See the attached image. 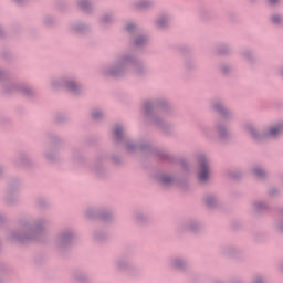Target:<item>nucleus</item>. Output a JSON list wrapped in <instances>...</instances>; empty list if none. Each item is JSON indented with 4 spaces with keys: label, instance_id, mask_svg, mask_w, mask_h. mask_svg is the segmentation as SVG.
Masks as SVG:
<instances>
[{
    "label": "nucleus",
    "instance_id": "nucleus-35",
    "mask_svg": "<svg viewBox=\"0 0 283 283\" xmlns=\"http://www.w3.org/2000/svg\"><path fill=\"white\" fill-rule=\"evenodd\" d=\"M220 70L222 72V74H229V73H231L232 69L230 65H222Z\"/></svg>",
    "mask_w": 283,
    "mask_h": 283
},
{
    "label": "nucleus",
    "instance_id": "nucleus-39",
    "mask_svg": "<svg viewBox=\"0 0 283 283\" xmlns=\"http://www.w3.org/2000/svg\"><path fill=\"white\" fill-rule=\"evenodd\" d=\"M77 281H78L80 283H85V282H87V276H86V275H81V276L77 279Z\"/></svg>",
    "mask_w": 283,
    "mask_h": 283
},
{
    "label": "nucleus",
    "instance_id": "nucleus-27",
    "mask_svg": "<svg viewBox=\"0 0 283 283\" xmlns=\"http://www.w3.org/2000/svg\"><path fill=\"white\" fill-rule=\"evenodd\" d=\"M280 220L276 222V231L283 233V207L279 209Z\"/></svg>",
    "mask_w": 283,
    "mask_h": 283
},
{
    "label": "nucleus",
    "instance_id": "nucleus-7",
    "mask_svg": "<svg viewBox=\"0 0 283 283\" xmlns=\"http://www.w3.org/2000/svg\"><path fill=\"white\" fill-rule=\"evenodd\" d=\"M52 87L55 90L59 87H65L71 92V94H81L83 92V85H81L74 78H65V80H54L52 82Z\"/></svg>",
    "mask_w": 283,
    "mask_h": 283
},
{
    "label": "nucleus",
    "instance_id": "nucleus-18",
    "mask_svg": "<svg viewBox=\"0 0 283 283\" xmlns=\"http://www.w3.org/2000/svg\"><path fill=\"white\" fill-rule=\"evenodd\" d=\"M135 10L143 11V10H149V8H154L153 0H139L134 3Z\"/></svg>",
    "mask_w": 283,
    "mask_h": 283
},
{
    "label": "nucleus",
    "instance_id": "nucleus-15",
    "mask_svg": "<svg viewBox=\"0 0 283 283\" xmlns=\"http://www.w3.org/2000/svg\"><path fill=\"white\" fill-rule=\"evenodd\" d=\"M252 209L256 213H266V211H269V203L262 200H256L252 202Z\"/></svg>",
    "mask_w": 283,
    "mask_h": 283
},
{
    "label": "nucleus",
    "instance_id": "nucleus-1",
    "mask_svg": "<svg viewBox=\"0 0 283 283\" xmlns=\"http://www.w3.org/2000/svg\"><path fill=\"white\" fill-rule=\"evenodd\" d=\"M210 107L212 111H214L216 114H219L222 119H219L214 123V132L209 126H199V132L201 136L207 140H210L211 143L216 140H230L231 129L229 128V120H233V118H235V113L229 109L220 99L212 101Z\"/></svg>",
    "mask_w": 283,
    "mask_h": 283
},
{
    "label": "nucleus",
    "instance_id": "nucleus-19",
    "mask_svg": "<svg viewBox=\"0 0 283 283\" xmlns=\"http://www.w3.org/2000/svg\"><path fill=\"white\" fill-rule=\"evenodd\" d=\"M171 22V18L168 15H161L155 21L156 28L159 30H164V28L169 27V23Z\"/></svg>",
    "mask_w": 283,
    "mask_h": 283
},
{
    "label": "nucleus",
    "instance_id": "nucleus-10",
    "mask_svg": "<svg viewBox=\"0 0 283 283\" xmlns=\"http://www.w3.org/2000/svg\"><path fill=\"white\" fill-rule=\"evenodd\" d=\"M74 231L70 229L61 230L56 235L55 244L57 249L63 251L64 249H67V247H71L72 242H74Z\"/></svg>",
    "mask_w": 283,
    "mask_h": 283
},
{
    "label": "nucleus",
    "instance_id": "nucleus-29",
    "mask_svg": "<svg viewBox=\"0 0 283 283\" xmlns=\"http://www.w3.org/2000/svg\"><path fill=\"white\" fill-rule=\"evenodd\" d=\"M112 21H114V17L109 15V14H105L101 18V25H109V23H112Z\"/></svg>",
    "mask_w": 283,
    "mask_h": 283
},
{
    "label": "nucleus",
    "instance_id": "nucleus-11",
    "mask_svg": "<svg viewBox=\"0 0 283 283\" xmlns=\"http://www.w3.org/2000/svg\"><path fill=\"white\" fill-rule=\"evenodd\" d=\"M125 30L126 32H128V34H130V36H136L134 41L135 48H145V45H147V43L149 42L147 35H140V30L133 22H129L125 27Z\"/></svg>",
    "mask_w": 283,
    "mask_h": 283
},
{
    "label": "nucleus",
    "instance_id": "nucleus-23",
    "mask_svg": "<svg viewBox=\"0 0 283 283\" xmlns=\"http://www.w3.org/2000/svg\"><path fill=\"white\" fill-rule=\"evenodd\" d=\"M134 222H135L136 224H140V226H143V224H148L149 218L147 217V214H145V213H143V212H136V213L134 214Z\"/></svg>",
    "mask_w": 283,
    "mask_h": 283
},
{
    "label": "nucleus",
    "instance_id": "nucleus-32",
    "mask_svg": "<svg viewBox=\"0 0 283 283\" xmlns=\"http://www.w3.org/2000/svg\"><path fill=\"white\" fill-rule=\"evenodd\" d=\"M105 238H107V234L105 233H101V232L94 233V240H96L97 242H101V240H105Z\"/></svg>",
    "mask_w": 283,
    "mask_h": 283
},
{
    "label": "nucleus",
    "instance_id": "nucleus-22",
    "mask_svg": "<svg viewBox=\"0 0 283 283\" xmlns=\"http://www.w3.org/2000/svg\"><path fill=\"white\" fill-rule=\"evenodd\" d=\"M77 8L82 10V12H91L94 10L92 2L88 0H77Z\"/></svg>",
    "mask_w": 283,
    "mask_h": 283
},
{
    "label": "nucleus",
    "instance_id": "nucleus-51",
    "mask_svg": "<svg viewBox=\"0 0 283 283\" xmlns=\"http://www.w3.org/2000/svg\"><path fill=\"white\" fill-rule=\"evenodd\" d=\"M114 161H115V163H120V160H118V159H114Z\"/></svg>",
    "mask_w": 283,
    "mask_h": 283
},
{
    "label": "nucleus",
    "instance_id": "nucleus-28",
    "mask_svg": "<svg viewBox=\"0 0 283 283\" xmlns=\"http://www.w3.org/2000/svg\"><path fill=\"white\" fill-rule=\"evenodd\" d=\"M44 158L49 161V163H54V160H56L57 155L54 150H49L44 154Z\"/></svg>",
    "mask_w": 283,
    "mask_h": 283
},
{
    "label": "nucleus",
    "instance_id": "nucleus-48",
    "mask_svg": "<svg viewBox=\"0 0 283 283\" xmlns=\"http://www.w3.org/2000/svg\"><path fill=\"white\" fill-rule=\"evenodd\" d=\"M15 3H23V0H14Z\"/></svg>",
    "mask_w": 283,
    "mask_h": 283
},
{
    "label": "nucleus",
    "instance_id": "nucleus-43",
    "mask_svg": "<svg viewBox=\"0 0 283 283\" xmlns=\"http://www.w3.org/2000/svg\"><path fill=\"white\" fill-rule=\"evenodd\" d=\"M277 1L280 0H269L270 6H277Z\"/></svg>",
    "mask_w": 283,
    "mask_h": 283
},
{
    "label": "nucleus",
    "instance_id": "nucleus-50",
    "mask_svg": "<svg viewBox=\"0 0 283 283\" xmlns=\"http://www.w3.org/2000/svg\"><path fill=\"white\" fill-rule=\"evenodd\" d=\"M280 75H281V76H282V78H283V69L281 70Z\"/></svg>",
    "mask_w": 283,
    "mask_h": 283
},
{
    "label": "nucleus",
    "instance_id": "nucleus-9",
    "mask_svg": "<svg viewBox=\"0 0 283 283\" xmlns=\"http://www.w3.org/2000/svg\"><path fill=\"white\" fill-rule=\"evenodd\" d=\"M199 168L197 171V178L201 185L209 182V174H211V166L209 165V159L205 156L199 157L198 161Z\"/></svg>",
    "mask_w": 283,
    "mask_h": 283
},
{
    "label": "nucleus",
    "instance_id": "nucleus-45",
    "mask_svg": "<svg viewBox=\"0 0 283 283\" xmlns=\"http://www.w3.org/2000/svg\"><path fill=\"white\" fill-rule=\"evenodd\" d=\"M187 70H191V67H195V64H192L191 66L189 64H186Z\"/></svg>",
    "mask_w": 283,
    "mask_h": 283
},
{
    "label": "nucleus",
    "instance_id": "nucleus-5",
    "mask_svg": "<svg viewBox=\"0 0 283 283\" xmlns=\"http://www.w3.org/2000/svg\"><path fill=\"white\" fill-rule=\"evenodd\" d=\"M144 112L148 122L153 127H156L165 136H170L174 132V126L163 120L158 112L165 113L171 109L169 102L165 98L148 99L143 105Z\"/></svg>",
    "mask_w": 283,
    "mask_h": 283
},
{
    "label": "nucleus",
    "instance_id": "nucleus-17",
    "mask_svg": "<svg viewBox=\"0 0 283 283\" xmlns=\"http://www.w3.org/2000/svg\"><path fill=\"white\" fill-rule=\"evenodd\" d=\"M159 180L164 187H171L172 185H178V179L169 175H160Z\"/></svg>",
    "mask_w": 283,
    "mask_h": 283
},
{
    "label": "nucleus",
    "instance_id": "nucleus-6",
    "mask_svg": "<svg viewBox=\"0 0 283 283\" xmlns=\"http://www.w3.org/2000/svg\"><path fill=\"white\" fill-rule=\"evenodd\" d=\"M243 129L251 136L254 143H262V140H266V138H280V136L283 134V123L270 126L266 130L263 132L258 130L255 125L247 123L244 124Z\"/></svg>",
    "mask_w": 283,
    "mask_h": 283
},
{
    "label": "nucleus",
    "instance_id": "nucleus-16",
    "mask_svg": "<svg viewBox=\"0 0 283 283\" xmlns=\"http://www.w3.org/2000/svg\"><path fill=\"white\" fill-rule=\"evenodd\" d=\"M170 266L177 271H185L187 269V261L182 258H174L170 260Z\"/></svg>",
    "mask_w": 283,
    "mask_h": 283
},
{
    "label": "nucleus",
    "instance_id": "nucleus-44",
    "mask_svg": "<svg viewBox=\"0 0 283 283\" xmlns=\"http://www.w3.org/2000/svg\"><path fill=\"white\" fill-rule=\"evenodd\" d=\"M6 221V217H3V214H0V224L1 222H4Z\"/></svg>",
    "mask_w": 283,
    "mask_h": 283
},
{
    "label": "nucleus",
    "instance_id": "nucleus-20",
    "mask_svg": "<svg viewBox=\"0 0 283 283\" xmlns=\"http://www.w3.org/2000/svg\"><path fill=\"white\" fill-rule=\"evenodd\" d=\"M252 174L260 180H264V178H269V171H266V169H264L262 166H255L252 169Z\"/></svg>",
    "mask_w": 283,
    "mask_h": 283
},
{
    "label": "nucleus",
    "instance_id": "nucleus-31",
    "mask_svg": "<svg viewBox=\"0 0 283 283\" xmlns=\"http://www.w3.org/2000/svg\"><path fill=\"white\" fill-rule=\"evenodd\" d=\"M116 266H117V270H118V271H126L128 264H127V261H125V260H119V261H117Z\"/></svg>",
    "mask_w": 283,
    "mask_h": 283
},
{
    "label": "nucleus",
    "instance_id": "nucleus-40",
    "mask_svg": "<svg viewBox=\"0 0 283 283\" xmlns=\"http://www.w3.org/2000/svg\"><path fill=\"white\" fill-rule=\"evenodd\" d=\"M253 283H264V279H262V276H256V277L253 280Z\"/></svg>",
    "mask_w": 283,
    "mask_h": 283
},
{
    "label": "nucleus",
    "instance_id": "nucleus-12",
    "mask_svg": "<svg viewBox=\"0 0 283 283\" xmlns=\"http://www.w3.org/2000/svg\"><path fill=\"white\" fill-rule=\"evenodd\" d=\"M85 216L90 219L98 218V220H103L104 222H112L114 220V213L112 211H101L94 208H88Z\"/></svg>",
    "mask_w": 283,
    "mask_h": 283
},
{
    "label": "nucleus",
    "instance_id": "nucleus-2",
    "mask_svg": "<svg viewBox=\"0 0 283 283\" xmlns=\"http://www.w3.org/2000/svg\"><path fill=\"white\" fill-rule=\"evenodd\" d=\"M114 140L118 145H123L128 154H147L148 156H155L157 160L165 163H174L175 157L168 151L154 149L149 143H136L129 138L125 132L123 125H116L113 128Z\"/></svg>",
    "mask_w": 283,
    "mask_h": 283
},
{
    "label": "nucleus",
    "instance_id": "nucleus-34",
    "mask_svg": "<svg viewBox=\"0 0 283 283\" xmlns=\"http://www.w3.org/2000/svg\"><path fill=\"white\" fill-rule=\"evenodd\" d=\"M243 56L247 61H253V53H251V51H244Z\"/></svg>",
    "mask_w": 283,
    "mask_h": 283
},
{
    "label": "nucleus",
    "instance_id": "nucleus-47",
    "mask_svg": "<svg viewBox=\"0 0 283 283\" xmlns=\"http://www.w3.org/2000/svg\"><path fill=\"white\" fill-rule=\"evenodd\" d=\"M0 36H3V28L0 27Z\"/></svg>",
    "mask_w": 283,
    "mask_h": 283
},
{
    "label": "nucleus",
    "instance_id": "nucleus-30",
    "mask_svg": "<svg viewBox=\"0 0 283 283\" xmlns=\"http://www.w3.org/2000/svg\"><path fill=\"white\" fill-rule=\"evenodd\" d=\"M218 54H229L231 52V48L227 44H221L217 49Z\"/></svg>",
    "mask_w": 283,
    "mask_h": 283
},
{
    "label": "nucleus",
    "instance_id": "nucleus-33",
    "mask_svg": "<svg viewBox=\"0 0 283 283\" xmlns=\"http://www.w3.org/2000/svg\"><path fill=\"white\" fill-rule=\"evenodd\" d=\"M48 205V200H45V198H39L38 199V206L40 207V209H44V207Z\"/></svg>",
    "mask_w": 283,
    "mask_h": 283
},
{
    "label": "nucleus",
    "instance_id": "nucleus-25",
    "mask_svg": "<svg viewBox=\"0 0 283 283\" xmlns=\"http://www.w3.org/2000/svg\"><path fill=\"white\" fill-rule=\"evenodd\" d=\"M271 23L274 25H282L283 23V17L281 14L274 13L270 17Z\"/></svg>",
    "mask_w": 283,
    "mask_h": 283
},
{
    "label": "nucleus",
    "instance_id": "nucleus-36",
    "mask_svg": "<svg viewBox=\"0 0 283 283\" xmlns=\"http://www.w3.org/2000/svg\"><path fill=\"white\" fill-rule=\"evenodd\" d=\"M18 165H28V157L22 155L18 160Z\"/></svg>",
    "mask_w": 283,
    "mask_h": 283
},
{
    "label": "nucleus",
    "instance_id": "nucleus-38",
    "mask_svg": "<svg viewBox=\"0 0 283 283\" xmlns=\"http://www.w3.org/2000/svg\"><path fill=\"white\" fill-rule=\"evenodd\" d=\"M280 191L276 188H271L269 190V196L273 197V196H277Z\"/></svg>",
    "mask_w": 283,
    "mask_h": 283
},
{
    "label": "nucleus",
    "instance_id": "nucleus-37",
    "mask_svg": "<svg viewBox=\"0 0 283 283\" xmlns=\"http://www.w3.org/2000/svg\"><path fill=\"white\" fill-rule=\"evenodd\" d=\"M7 78H8V74L6 73V71L0 69V82L6 81Z\"/></svg>",
    "mask_w": 283,
    "mask_h": 283
},
{
    "label": "nucleus",
    "instance_id": "nucleus-14",
    "mask_svg": "<svg viewBox=\"0 0 283 283\" xmlns=\"http://www.w3.org/2000/svg\"><path fill=\"white\" fill-rule=\"evenodd\" d=\"M182 228L186 229V231H191V233H198V231L202 229V224L196 220H189L182 224Z\"/></svg>",
    "mask_w": 283,
    "mask_h": 283
},
{
    "label": "nucleus",
    "instance_id": "nucleus-41",
    "mask_svg": "<svg viewBox=\"0 0 283 283\" xmlns=\"http://www.w3.org/2000/svg\"><path fill=\"white\" fill-rule=\"evenodd\" d=\"M52 18H46V19H44V23H45V25H52Z\"/></svg>",
    "mask_w": 283,
    "mask_h": 283
},
{
    "label": "nucleus",
    "instance_id": "nucleus-46",
    "mask_svg": "<svg viewBox=\"0 0 283 283\" xmlns=\"http://www.w3.org/2000/svg\"><path fill=\"white\" fill-rule=\"evenodd\" d=\"M0 176H3V166H0Z\"/></svg>",
    "mask_w": 283,
    "mask_h": 283
},
{
    "label": "nucleus",
    "instance_id": "nucleus-49",
    "mask_svg": "<svg viewBox=\"0 0 283 283\" xmlns=\"http://www.w3.org/2000/svg\"><path fill=\"white\" fill-rule=\"evenodd\" d=\"M95 172H96L98 176H101V170L95 169Z\"/></svg>",
    "mask_w": 283,
    "mask_h": 283
},
{
    "label": "nucleus",
    "instance_id": "nucleus-24",
    "mask_svg": "<svg viewBox=\"0 0 283 283\" xmlns=\"http://www.w3.org/2000/svg\"><path fill=\"white\" fill-rule=\"evenodd\" d=\"M19 201V197L17 196V192H12V190H9L4 197V202L8 205H14Z\"/></svg>",
    "mask_w": 283,
    "mask_h": 283
},
{
    "label": "nucleus",
    "instance_id": "nucleus-26",
    "mask_svg": "<svg viewBox=\"0 0 283 283\" xmlns=\"http://www.w3.org/2000/svg\"><path fill=\"white\" fill-rule=\"evenodd\" d=\"M93 120H102V118H105V113L101 109H94L91 113Z\"/></svg>",
    "mask_w": 283,
    "mask_h": 283
},
{
    "label": "nucleus",
    "instance_id": "nucleus-8",
    "mask_svg": "<svg viewBox=\"0 0 283 283\" xmlns=\"http://www.w3.org/2000/svg\"><path fill=\"white\" fill-rule=\"evenodd\" d=\"M17 92L23 94V96H34L35 94L34 90L27 84L9 82L7 85H4V94H14Z\"/></svg>",
    "mask_w": 283,
    "mask_h": 283
},
{
    "label": "nucleus",
    "instance_id": "nucleus-21",
    "mask_svg": "<svg viewBox=\"0 0 283 283\" xmlns=\"http://www.w3.org/2000/svg\"><path fill=\"white\" fill-rule=\"evenodd\" d=\"M71 30L76 34H85L90 30V25L77 22L76 24L71 25Z\"/></svg>",
    "mask_w": 283,
    "mask_h": 283
},
{
    "label": "nucleus",
    "instance_id": "nucleus-4",
    "mask_svg": "<svg viewBox=\"0 0 283 283\" xmlns=\"http://www.w3.org/2000/svg\"><path fill=\"white\" fill-rule=\"evenodd\" d=\"M50 224L46 218H21L18 220V229L12 230L8 240L10 242H30L39 240L45 234V227Z\"/></svg>",
    "mask_w": 283,
    "mask_h": 283
},
{
    "label": "nucleus",
    "instance_id": "nucleus-3",
    "mask_svg": "<svg viewBox=\"0 0 283 283\" xmlns=\"http://www.w3.org/2000/svg\"><path fill=\"white\" fill-rule=\"evenodd\" d=\"M132 72L136 76H143L147 69L134 52L119 54L112 64L105 65L102 69L103 76H112L113 78H123Z\"/></svg>",
    "mask_w": 283,
    "mask_h": 283
},
{
    "label": "nucleus",
    "instance_id": "nucleus-42",
    "mask_svg": "<svg viewBox=\"0 0 283 283\" xmlns=\"http://www.w3.org/2000/svg\"><path fill=\"white\" fill-rule=\"evenodd\" d=\"M181 167H182V169H189V166L187 165V161H185V160H181Z\"/></svg>",
    "mask_w": 283,
    "mask_h": 283
},
{
    "label": "nucleus",
    "instance_id": "nucleus-13",
    "mask_svg": "<svg viewBox=\"0 0 283 283\" xmlns=\"http://www.w3.org/2000/svg\"><path fill=\"white\" fill-rule=\"evenodd\" d=\"M203 203L208 207V209L218 207V196L211 192L206 193L203 196Z\"/></svg>",
    "mask_w": 283,
    "mask_h": 283
}]
</instances>
